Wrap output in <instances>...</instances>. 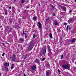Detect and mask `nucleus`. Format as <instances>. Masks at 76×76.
Instances as JSON below:
<instances>
[{
    "label": "nucleus",
    "mask_w": 76,
    "mask_h": 76,
    "mask_svg": "<svg viewBox=\"0 0 76 76\" xmlns=\"http://www.w3.org/2000/svg\"><path fill=\"white\" fill-rule=\"evenodd\" d=\"M30 44L28 46V50H31L33 48V46L35 45V43L34 42H30Z\"/></svg>",
    "instance_id": "1"
},
{
    "label": "nucleus",
    "mask_w": 76,
    "mask_h": 76,
    "mask_svg": "<svg viewBox=\"0 0 76 76\" xmlns=\"http://www.w3.org/2000/svg\"><path fill=\"white\" fill-rule=\"evenodd\" d=\"M15 57H16V56L15 54H13L12 56H10V59L11 60V61H15Z\"/></svg>",
    "instance_id": "2"
},
{
    "label": "nucleus",
    "mask_w": 76,
    "mask_h": 76,
    "mask_svg": "<svg viewBox=\"0 0 76 76\" xmlns=\"http://www.w3.org/2000/svg\"><path fill=\"white\" fill-rule=\"evenodd\" d=\"M9 28V27H6V28L5 29V32H7L8 31V33H9V32H10L12 31V28H10V29L9 30H8Z\"/></svg>",
    "instance_id": "3"
},
{
    "label": "nucleus",
    "mask_w": 76,
    "mask_h": 76,
    "mask_svg": "<svg viewBox=\"0 0 76 76\" xmlns=\"http://www.w3.org/2000/svg\"><path fill=\"white\" fill-rule=\"evenodd\" d=\"M62 68L65 69H67L70 68V66L69 65H64L62 66Z\"/></svg>",
    "instance_id": "4"
},
{
    "label": "nucleus",
    "mask_w": 76,
    "mask_h": 76,
    "mask_svg": "<svg viewBox=\"0 0 76 76\" xmlns=\"http://www.w3.org/2000/svg\"><path fill=\"white\" fill-rule=\"evenodd\" d=\"M37 69V67L35 65H34V66H32L31 67V69L33 70H35V69Z\"/></svg>",
    "instance_id": "5"
},
{
    "label": "nucleus",
    "mask_w": 76,
    "mask_h": 76,
    "mask_svg": "<svg viewBox=\"0 0 76 76\" xmlns=\"http://www.w3.org/2000/svg\"><path fill=\"white\" fill-rule=\"evenodd\" d=\"M46 51H47V49L46 48L44 49L42 52V53L43 56H45V53H46Z\"/></svg>",
    "instance_id": "6"
},
{
    "label": "nucleus",
    "mask_w": 76,
    "mask_h": 76,
    "mask_svg": "<svg viewBox=\"0 0 76 76\" xmlns=\"http://www.w3.org/2000/svg\"><path fill=\"white\" fill-rule=\"evenodd\" d=\"M60 7L61 8L62 10H63L64 11H65V12L66 11V7L63 6H60Z\"/></svg>",
    "instance_id": "7"
},
{
    "label": "nucleus",
    "mask_w": 76,
    "mask_h": 76,
    "mask_svg": "<svg viewBox=\"0 0 76 76\" xmlns=\"http://www.w3.org/2000/svg\"><path fill=\"white\" fill-rule=\"evenodd\" d=\"M76 41V39L74 38L70 40V42H75Z\"/></svg>",
    "instance_id": "8"
},
{
    "label": "nucleus",
    "mask_w": 76,
    "mask_h": 76,
    "mask_svg": "<svg viewBox=\"0 0 76 76\" xmlns=\"http://www.w3.org/2000/svg\"><path fill=\"white\" fill-rule=\"evenodd\" d=\"M38 24L39 25V28H40V29H41V28H42V26L41 23L40 22H38Z\"/></svg>",
    "instance_id": "9"
},
{
    "label": "nucleus",
    "mask_w": 76,
    "mask_h": 76,
    "mask_svg": "<svg viewBox=\"0 0 76 76\" xmlns=\"http://www.w3.org/2000/svg\"><path fill=\"white\" fill-rule=\"evenodd\" d=\"M50 6L51 7V8L50 9V11H53L54 10V7L53 6L52 4H51Z\"/></svg>",
    "instance_id": "10"
},
{
    "label": "nucleus",
    "mask_w": 76,
    "mask_h": 76,
    "mask_svg": "<svg viewBox=\"0 0 76 76\" xmlns=\"http://www.w3.org/2000/svg\"><path fill=\"white\" fill-rule=\"evenodd\" d=\"M72 18H69V20H68V22H69L70 23H71L72 21Z\"/></svg>",
    "instance_id": "11"
},
{
    "label": "nucleus",
    "mask_w": 76,
    "mask_h": 76,
    "mask_svg": "<svg viewBox=\"0 0 76 76\" xmlns=\"http://www.w3.org/2000/svg\"><path fill=\"white\" fill-rule=\"evenodd\" d=\"M9 66V64L7 63H5L4 65V67H6V66Z\"/></svg>",
    "instance_id": "12"
},
{
    "label": "nucleus",
    "mask_w": 76,
    "mask_h": 76,
    "mask_svg": "<svg viewBox=\"0 0 76 76\" xmlns=\"http://www.w3.org/2000/svg\"><path fill=\"white\" fill-rule=\"evenodd\" d=\"M46 67H47L48 68H49L50 67V64L49 63L47 64V65L45 66Z\"/></svg>",
    "instance_id": "13"
},
{
    "label": "nucleus",
    "mask_w": 76,
    "mask_h": 76,
    "mask_svg": "<svg viewBox=\"0 0 76 76\" xmlns=\"http://www.w3.org/2000/svg\"><path fill=\"white\" fill-rule=\"evenodd\" d=\"M46 76H49L50 75V72L48 71L46 72Z\"/></svg>",
    "instance_id": "14"
},
{
    "label": "nucleus",
    "mask_w": 76,
    "mask_h": 76,
    "mask_svg": "<svg viewBox=\"0 0 76 76\" xmlns=\"http://www.w3.org/2000/svg\"><path fill=\"white\" fill-rule=\"evenodd\" d=\"M51 54H52V53H49L48 54V56L49 57H50V56H51Z\"/></svg>",
    "instance_id": "15"
},
{
    "label": "nucleus",
    "mask_w": 76,
    "mask_h": 76,
    "mask_svg": "<svg viewBox=\"0 0 76 76\" xmlns=\"http://www.w3.org/2000/svg\"><path fill=\"white\" fill-rule=\"evenodd\" d=\"M14 66H15V65L14 64H12V66H11V69H13L14 67Z\"/></svg>",
    "instance_id": "16"
},
{
    "label": "nucleus",
    "mask_w": 76,
    "mask_h": 76,
    "mask_svg": "<svg viewBox=\"0 0 76 76\" xmlns=\"http://www.w3.org/2000/svg\"><path fill=\"white\" fill-rule=\"evenodd\" d=\"M55 25H57L58 23L57 22V21H55Z\"/></svg>",
    "instance_id": "17"
},
{
    "label": "nucleus",
    "mask_w": 76,
    "mask_h": 76,
    "mask_svg": "<svg viewBox=\"0 0 76 76\" xmlns=\"http://www.w3.org/2000/svg\"><path fill=\"white\" fill-rule=\"evenodd\" d=\"M50 38H53V36H52V34L51 33H50Z\"/></svg>",
    "instance_id": "18"
},
{
    "label": "nucleus",
    "mask_w": 76,
    "mask_h": 76,
    "mask_svg": "<svg viewBox=\"0 0 76 76\" xmlns=\"http://www.w3.org/2000/svg\"><path fill=\"white\" fill-rule=\"evenodd\" d=\"M20 41L21 42H23V39H22V38H20Z\"/></svg>",
    "instance_id": "19"
},
{
    "label": "nucleus",
    "mask_w": 76,
    "mask_h": 76,
    "mask_svg": "<svg viewBox=\"0 0 76 76\" xmlns=\"http://www.w3.org/2000/svg\"><path fill=\"white\" fill-rule=\"evenodd\" d=\"M38 61H39V60H38V59H37L36 60L35 62L36 63H38Z\"/></svg>",
    "instance_id": "20"
},
{
    "label": "nucleus",
    "mask_w": 76,
    "mask_h": 76,
    "mask_svg": "<svg viewBox=\"0 0 76 76\" xmlns=\"http://www.w3.org/2000/svg\"><path fill=\"white\" fill-rule=\"evenodd\" d=\"M21 3H25V0H21Z\"/></svg>",
    "instance_id": "21"
},
{
    "label": "nucleus",
    "mask_w": 76,
    "mask_h": 76,
    "mask_svg": "<svg viewBox=\"0 0 76 76\" xmlns=\"http://www.w3.org/2000/svg\"><path fill=\"white\" fill-rule=\"evenodd\" d=\"M57 32H60L61 31V30H60V29H58V28L57 29Z\"/></svg>",
    "instance_id": "22"
},
{
    "label": "nucleus",
    "mask_w": 76,
    "mask_h": 76,
    "mask_svg": "<svg viewBox=\"0 0 76 76\" xmlns=\"http://www.w3.org/2000/svg\"><path fill=\"white\" fill-rule=\"evenodd\" d=\"M47 48L48 49V50L50 49V46H49V45H48L47 46Z\"/></svg>",
    "instance_id": "23"
},
{
    "label": "nucleus",
    "mask_w": 76,
    "mask_h": 76,
    "mask_svg": "<svg viewBox=\"0 0 76 76\" xmlns=\"http://www.w3.org/2000/svg\"><path fill=\"white\" fill-rule=\"evenodd\" d=\"M49 53H51V49H48Z\"/></svg>",
    "instance_id": "24"
},
{
    "label": "nucleus",
    "mask_w": 76,
    "mask_h": 76,
    "mask_svg": "<svg viewBox=\"0 0 76 76\" xmlns=\"http://www.w3.org/2000/svg\"><path fill=\"white\" fill-rule=\"evenodd\" d=\"M33 19H34V20H36L37 19V18H36V17H33Z\"/></svg>",
    "instance_id": "25"
},
{
    "label": "nucleus",
    "mask_w": 76,
    "mask_h": 76,
    "mask_svg": "<svg viewBox=\"0 0 76 76\" xmlns=\"http://www.w3.org/2000/svg\"><path fill=\"white\" fill-rule=\"evenodd\" d=\"M63 57H64V56L62 55L61 57V59H63Z\"/></svg>",
    "instance_id": "26"
},
{
    "label": "nucleus",
    "mask_w": 76,
    "mask_h": 76,
    "mask_svg": "<svg viewBox=\"0 0 76 76\" xmlns=\"http://www.w3.org/2000/svg\"><path fill=\"white\" fill-rule=\"evenodd\" d=\"M26 56H25L24 58V60H26Z\"/></svg>",
    "instance_id": "27"
},
{
    "label": "nucleus",
    "mask_w": 76,
    "mask_h": 76,
    "mask_svg": "<svg viewBox=\"0 0 76 76\" xmlns=\"http://www.w3.org/2000/svg\"><path fill=\"white\" fill-rule=\"evenodd\" d=\"M45 58H43L41 59V61H44V60H45Z\"/></svg>",
    "instance_id": "28"
},
{
    "label": "nucleus",
    "mask_w": 76,
    "mask_h": 76,
    "mask_svg": "<svg viewBox=\"0 0 76 76\" xmlns=\"http://www.w3.org/2000/svg\"><path fill=\"white\" fill-rule=\"evenodd\" d=\"M58 72L59 73H60V69H58Z\"/></svg>",
    "instance_id": "29"
},
{
    "label": "nucleus",
    "mask_w": 76,
    "mask_h": 76,
    "mask_svg": "<svg viewBox=\"0 0 76 76\" xmlns=\"http://www.w3.org/2000/svg\"><path fill=\"white\" fill-rule=\"evenodd\" d=\"M66 35V34H63V36L64 37H65Z\"/></svg>",
    "instance_id": "30"
},
{
    "label": "nucleus",
    "mask_w": 76,
    "mask_h": 76,
    "mask_svg": "<svg viewBox=\"0 0 76 76\" xmlns=\"http://www.w3.org/2000/svg\"><path fill=\"white\" fill-rule=\"evenodd\" d=\"M49 19H50V18H47L46 19V20L48 21V20H49Z\"/></svg>",
    "instance_id": "31"
},
{
    "label": "nucleus",
    "mask_w": 76,
    "mask_h": 76,
    "mask_svg": "<svg viewBox=\"0 0 76 76\" xmlns=\"http://www.w3.org/2000/svg\"><path fill=\"white\" fill-rule=\"evenodd\" d=\"M25 38L26 39V38H27V37H28V36H27L26 35H25Z\"/></svg>",
    "instance_id": "32"
},
{
    "label": "nucleus",
    "mask_w": 76,
    "mask_h": 76,
    "mask_svg": "<svg viewBox=\"0 0 76 76\" xmlns=\"http://www.w3.org/2000/svg\"><path fill=\"white\" fill-rule=\"evenodd\" d=\"M23 34H24V35H26V33H24V31H23Z\"/></svg>",
    "instance_id": "33"
},
{
    "label": "nucleus",
    "mask_w": 76,
    "mask_h": 76,
    "mask_svg": "<svg viewBox=\"0 0 76 76\" xmlns=\"http://www.w3.org/2000/svg\"><path fill=\"white\" fill-rule=\"evenodd\" d=\"M33 38H35V35H33Z\"/></svg>",
    "instance_id": "34"
},
{
    "label": "nucleus",
    "mask_w": 76,
    "mask_h": 76,
    "mask_svg": "<svg viewBox=\"0 0 76 76\" xmlns=\"http://www.w3.org/2000/svg\"><path fill=\"white\" fill-rule=\"evenodd\" d=\"M4 54H5V53H3V54L2 55V56H4Z\"/></svg>",
    "instance_id": "35"
},
{
    "label": "nucleus",
    "mask_w": 76,
    "mask_h": 76,
    "mask_svg": "<svg viewBox=\"0 0 76 76\" xmlns=\"http://www.w3.org/2000/svg\"><path fill=\"white\" fill-rule=\"evenodd\" d=\"M42 67L43 68L45 67V66H44V64H42Z\"/></svg>",
    "instance_id": "36"
},
{
    "label": "nucleus",
    "mask_w": 76,
    "mask_h": 76,
    "mask_svg": "<svg viewBox=\"0 0 76 76\" xmlns=\"http://www.w3.org/2000/svg\"><path fill=\"white\" fill-rule=\"evenodd\" d=\"M7 12H5V15H7Z\"/></svg>",
    "instance_id": "37"
},
{
    "label": "nucleus",
    "mask_w": 76,
    "mask_h": 76,
    "mask_svg": "<svg viewBox=\"0 0 76 76\" xmlns=\"http://www.w3.org/2000/svg\"><path fill=\"white\" fill-rule=\"evenodd\" d=\"M2 45H5V44H4V43H2Z\"/></svg>",
    "instance_id": "38"
},
{
    "label": "nucleus",
    "mask_w": 76,
    "mask_h": 76,
    "mask_svg": "<svg viewBox=\"0 0 76 76\" xmlns=\"http://www.w3.org/2000/svg\"><path fill=\"white\" fill-rule=\"evenodd\" d=\"M5 71H8V68H6Z\"/></svg>",
    "instance_id": "39"
},
{
    "label": "nucleus",
    "mask_w": 76,
    "mask_h": 76,
    "mask_svg": "<svg viewBox=\"0 0 76 76\" xmlns=\"http://www.w3.org/2000/svg\"><path fill=\"white\" fill-rule=\"evenodd\" d=\"M68 27H69L68 26H67L66 27V30L67 31V30H68Z\"/></svg>",
    "instance_id": "40"
},
{
    "label": "nucleus",
    "mask_w": 76,
    "mask_h": 76,
    "mask_svg": "<svg viewBox=\"0 0 76 76\" xmlns=\"http://www.w3.org/2000/svg\"><path fill=\"white\" fill-rule=\"evenodd\" d=\"M9 9H11L12 7H10L9 8Z\"/></svg>",
    "instance_id": "41"
},
{
    "label": "nucleus",
    "mask_w": 76,
    "mask_h": 76,
    "mask_svg": "<svg viewBox=\"0 0 76 76\" xmlns=\"http://www.w3.org/2000/svg\"><path fill=\"white\" fill-rule=\"evenodd\" d=\"M64 25H66V23H64Z\"/></svg>",
    "instance_id": "42"
},
{
    "label": "nucleus",
    "mask_w": 76,
    "mask_h": 76,
    "mask_svg": "<svg viewBox=\"0 0 76 76\" xmlns=\"http://www.w3.org/2000/svg\"><path fill=\"white\" fill-rule=\"evenodd\" d=\"M69 29L70 30V27L69 26Z\"/></svg>",
    "instance_id": "43"
},
{
    "label": "nucleus",
    "mask_w": 76,
    "mask_h": 76,
    "mask_svg": "<svg viewBox=\"0 0 76 76\" xmlns=\"http://www.w3.org/2000/svg\"><path fill=\"white\" fill-rule=\"evenodd\" d=\"M27 8H29V6H28V7H27Z\"/></svg>",
    "instance_id": "44"
},
{
    "label": "nucleus",
    "mask_w": 76,
    "mask_h": 76,
    "mask_svg": "<svg viewBox=\"0 0 76 76\" xmlns=\"http://www.w3.org/2000/svg\"><path fill=\"white\" fill-rule=\"evenodd\" d=\"M69 12H72V10H70V11H69Z\"/></svg>",
    "instance_id": "45"
},
{
    "label": "nucleus",
    "mask_w": 76,
    "mask_h": 76,
    "mask_svg": "<svg viewBox=\"0 0 76 76\" xmlns=\"http://www.w3.org/2000/svg\"><path fill=\"white\" fill-rule=\"evenodd\" d=\"M24 76H26V75L25 74H24Z\"/></svg>",
    "instance_id": "46"
},
{
    "label": "nucleus",
    "mask_w": 76,
    "mask_h": 76,
    "mask_svg": "<svg viewBox=\"0 0 76 76\" xmlns=\"http://www.w3.org/2000/svg\"><path fill=\"white\" fill-rule=\"evenodd\" d=\"M21 49H23V48L22 47H21Z\"/></svg>",
    "instance_id": "47"
},
{
    "label": "nucleus",
    "mask_w": 76,
    "mask_h": 76,
    "mask_svg": "<svg viewBox=\"0 0 76 76\" xmlns=\"http://www.w3.org/2000/svg\"><path fill=\"white\" fill-rule=\"evenodd\" d=\"M38 63V64H39V62H38V63Z\"/></svg>",
    "instance_id": "48"
},
{
    "label": "nucleus",
    "mask_w": 76,
    "mask_h": 76,
    "mask_svg": "<svg viewBox=\"0 0 76 76\" xmlns=\"http://www.w3.org/2000/svg\"><path fill=\"white\" fill-rule=\"evenodd\" d=\"M54 34H55V35L56 34V32H54Z\"/></svg>",
    "instance_id": "49"
},
{
    "label": "nucleus",
    "mask_w": 76,
    "mask_h": 76,
    "mask_svg": "<svg viewBox=\"0 0 76 76\" xmlns=\"http://www.w3.org/2000/svg\"><path fill=\"white\" fill-rule=\"evenodd\" d=\"M53 16H55V14H54L53 15Z\"/></svg>",
    "instance_id": "50"
},
{
    "label": "nucleus",
    "mask_w": 76,
    "mask_h": 76,
    "mask_svg": "<svg viewBox=\"0 0 76 76\" xmlns=\"http://www.w3.org/2000/svg\"><path fill=\"white\" fill-rule=\"evenodd\" d=\"M1 73L0 72V76H1Z\"/></svg>",
    "instance_id": "51"
},
{
    "label": "nucleus",
    "mask_w": 76,
    "mask_h": 76,
    "mask_svg": "<svg viewBox=\"0 0 76 76\" xmlns=\"http://www.w3.org/2000/svg\"><path fill=\"white\" fill-rule=\"evenodd\" d=\"M75 2H76V0H75Z\"/></svg>",
    "instance_id": "52"
},
{
    "label": "nucleus",
    "mask_w": 76,
    "mask_h": 76,
    "mask_svg": "<svg viewBox=\"0 0 76 76\" xmlns=\"http://www.w3.org/2000/svg\"><path fill=\"white\" fill-rule=\"evenodd\" d=\"M14 1H16V0H14Z\"/></svg>",
    "instance_id": "53"
},
{
    "label": "nucleus",
    "mask_w": 76,
    "mask_h": 76,
    "mask_svg": "<svg viewBox=\"0 0 76 76\" xmlns=\"http://www.w3.org/2000/svg\"><path fill=\"white\" fill-rule=\"evenodd\" d=\"M39 6H40V4H39Z\"/></svg>",
    "instance_id": "54"
},
{
    "label": "nucleus",
    "mask_w": 76,
    "mask_h": 76,
    "mask_svg": "<svg viewBox=\"0 0 76 76\" xmlns=\"http://www.w3.org/2000/svg\"><path fill=\"white\" fill-rule=\"evenodd\" d=\"M1 0H0V1H1Z\"/></svg>",
    "instance_id": "55"
}]
</instances>
